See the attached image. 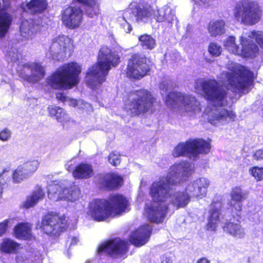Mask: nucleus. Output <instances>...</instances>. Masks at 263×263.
<instances>
[{"label": "nucleus", "instance_id": "obj_5", "mask_svg": "<svg viewBox=\"0 0 263 263\" xmlns=\"http://www.w3.org/2000/svg\"><path fill=\"white\" fill-rule=\"evenodd\" d=\"M120 58L106 46L102 47L98 54V62L88 69L86 76V83L92 89H97L105 81L111 66H116Z\"/></svg>", "mask_w": 263, "mask_h": 263}, {"label": "nucleus", "instance_id": "obj_18", "mask_svg": "<svg viewBox=\"0 0 263 263\" xmlns=\"http://www.w3.org/2000/svg\"><path fill=\"white\" fill-rule=\"evenodd\" d=\"M127 242L116 238L102 243L98 248L99 254L106 253L113 257H123L128 251Z\"/></svg>", "mask_w": 263, "mask_h": 263}, {"label": "nucleus", "instance_id": "obj_7", "mask_svg": "<svg viewBox=\"0 0 263 263\" xmlns=\"http://www.w3.org/2000/svg\"><path fill=\"white\" fill-rule=\"evenodd\" d=\"M81 71V66L76 62L65 64L48 77L46 82L54 89L71 88L78 83Z\"/></svg>", "mask_w": 263, "mask_h": 263}, {"label": "nucleus", "instance_id": "obj_54", "mask_svg": "<svg viewBox=\"0 0 263 263\" xmlns=\"http://www.w3.org/2000/svg\"><path fill=\"white\" fill-rule=\"evenodd\" d=\"M197 263H210V261L205 257L200 258Z\"/></svg>", "mask_w": 263, "mask_h": 263}, {"label": "nucleus", "instance_id": "obj_2", "mask_svg": "<svg viewBox=\"0 0 263 263\" xmlns=\"http://www.w3.org/2000/svg\"><path fill=\"white\" fill-rule=\"evenodd\" d=\"M195 88L197 91L200 88L209 101L204 114L209 123L215 126H220L235 120L236 117L235 112L226 107L228 103L226 90L216 80H197Z\"/></svg>", "mask_w": 263, "mask_h": 263}, {"label": "nucleus", "instance_id": "obj_12", "mask_svg": "<svg viewBox=\"0 0 263 263\" xmlns=\"http://www.w3.org/2000/svg\"><path fill=\"white\" fill-rule=\"evenodd\" d=\"M156 0H140L131 2L126 10L131 13V17L140 24L150 22L154 15V6Z\"/></svg>", "mask_w": 263, "mask_h": 263}, {"label": "nucleus", "instance_id": "obj_41", "mask_svg": "<svg viewBox=\"0 0 263 263\" xmlns=\"http://www.w3.org/2000/svg\"><path fill=\"white\" fill-rule=\"evenodd\" d=\"M248 37L251 43H253V40H255L261 48L263 49V32L253 31L248 33ZM254 44H255L254 43Z\"/></svg>", "mask_w": 263, "mask_h": 263}, {"label": "nucleus", "instance_id": "obj_49", "mask_svg": "<svg viewBox=\"0 0 263 263\" xmlns=\"http://www.w3.org/2000/svg\"><path fill=\"white\" fill-rule=\"evenodd\" d=\"M253 158L256 160H263V149L256 151L253 155Z\"/></svg>", "mask_w": 263, "mask_h": 263}, {"label": "nucleus", "instance_id": "obj_31", "mask_svg": "<svg viewBox=\"0 0 263 263\" xmlns=\"http://www.w3.org/2000/svg\"><path fill=\"white\" fill-rule=\"evenodd\" d=\"M20 247V244L14 240L5 238L0 243V251L5 254H14Z\"/></svg>", "mask_w": 263, "mask_h": 263}, {"label": "nucleus", "instance_id": "obj_24", "mask_svg": "<svg viewBox=\"0 0 263 263\" xmlns=\"http://www.w3.org/2000/svg\"><path fill=\"white\" fill-rule=\"evenodd\" d=\"M47 7V2L45 0H31L29 3H23L21 9L24 12L36 14L42 13Z\"/></svg>", "mask_w": 263, "mask_h": 263}, {"label": "nucleus", "instance_id": "obj_53", "mask_svg": "<svg viewBox=\"0 0 263 263\" xmlns=\"http://www.w3.org/2000/svg\"><path fill=\"white\" fill-rule=\"evenodd\" d=\"M65 166L67 170L69 172L72 171L74 168V165L72 164L71 162L66 164Z\"/></svg>", "mask_w": 263, "mask_h": 263}, {"label": "nucleus", "instance_id": "obj_20", "mask_svg": "<svg viewBox=\"0 0 263 263\" xmlns=\"http://www.w3.org/2000/svg\"><path fill=\"white\" fill-rule=\"evenodd\" d=\"M222 206L221 198L218 197L214 199L210 206L209 216L208 218L206 230L215 231L220 221V211Z\"/></svg>", "mask_w": 263, "mask_h": 263}, {"label": "nucleus", "instance_id": "obj_33", "mask_svg": "<svg viewBox=\"0 0 263 263\" xmlns=\"http://www.w3.org/2000/svg\"><path fill=\"white\" fill-rule=\"evenodd\" d=\"M15 236L18 239H27L31 236L30 226L28 223H20L14 229Z\"/></svg>", "mask_w": 263, "mask_h": 263}, {"label": "nucleus", "instance_id": "obj_19", "mask_svg": "<svg viewBox=\"0 0 263 263\" xmlns=\"http://www.w3.org/2000/svg\"><path fill=\"white\" fill-rule=\"evenodd\" d=\"M83 11L79 7H68L62 12V21L70 29L78 28L82 22Z\"/></svg>", "mask_w": 263, "mask_h": 263}, {"label": "nucleus", "instance_id": "obj_48", "mask_svg": "<svg viewBox=\"0 0 263 263\" xmlns=\"http://www.w3.org/2000/svg\"><path fill=\"white\" fill-rule=\"evenodd\" d=\"M10 221V219H6L0 223V236H2L6 233Z\"/></svg>", "mask_w": 263, "mask_h": 263}, {"label": "nucleus", "instance_id": "obj_42", "mask_svg": "<svg viewBox=\"0 0 263 263\" xmlns=\"http://www.w3.org/2000/svg\"><path fill=\"white\" fill-rule=\"evenodd\" d=\"M39 165V162L37 160H33L30 162H27L21 165L25 171L28 173L29 176L34 173L37 168Z\"/></svg>", "mask_w": 263, "mask_h": 263}, {"label": "nucleus", "instance_id": "obj_23", "mask_svg": "<svg viewBox=\"0 0 263 263\" xmlns=\"http://www.w3.org/2000/svg\"><path fill=\"white\" fill-rule=\"evenodd\" d=\"M39 29L32 19L24 20L20 26L21 36L24 40H32Z\"/></svg>", "mask_w": 263, "mask_h": 263}, {"label": "nucleus", "instance_id": "obj_47", "mask_svg": "<svg viewBox=\"0 0 263 263\" xmlns=\"http://www.w3.org/2000/svg\"><path fill=\"white\" fill-rule=\"evenodd\" d=\"M11 136V132L8 128H4L0 132V140L3 141H8Z\"/></svg>", "mask_w": 263, "mask_h": 263}, {"label": "nucleus", "instance_id": "obj_29", "mask_svg": "<svg viewBox=\"0 0 263 263\" xmlns=\"http://www.w3.org/2000/svg\"><path fill=\"white\" fill-rule=\"evenodd\" d=\"M45 196L43 190L40 186H36L32 194L29 196L23 203V206L28 209L36 205Z\"/></svg>", "mask_w": 263, "mask_h": 263}, {"label": "nucleus", "instance_id": "obj_8", "mask_svg": "<svg viewBox=\"0 0 263 263\" xmlns=\"http://www.w3.org/2000/svg\"><path fill=\"white\" fill-rule=\"evenodd\" d=\"M154 98L147 90L132 92L125 104V109L131 116H137L152 109Z\"/></svg>", "mask_w": 263, "mask_h": 263}, {"label": "nucleus", "instance_id": "obj_11", "mask_svg": "<svg viewBox=\"0 0 263 263\" xmlns=\"http://www.w3.org/2000/svg\"><path fill=\"white\" fill-rule=\"evenodd\" d=\"M47 51L46 56L50 59L60 60L69 56L73 50L72 42L70 38L66 35H59L54 36L47 45Z\"/></svg>", "mask_w": 263, "mask_h": 263}, {"label": "nucleus", "instance_id": "obj_15", "mask_svg": "<svg viewBox=\"0 0 263 263\" xmlns=\"http://www.w3.org/2000/svg\"><path fill=\"white\" fill-rule=\"evenodd\" d=\"M19 77L29 82H39L45 76L44 68L39 63H18L16 68Z\"/></svg>", "mask_w": 263, "mask_h": 263}, {"label": "nucleus", "instance_id": "obj_14", "mask_svg": "<svg viewBox=\"0 0 263 263\" xmlns=\"http://www.w3.org/2000/svg\"><path fill=\"white\" fill-rule=\"evenodd\" d=\"M80 194V191L77 186H71L70 189L63 188L56 181L48 187V198L53 201L64 200L74 201L78 199Z\"/></svg>", "mask_w": 263, "mask_h": 263}, {"label": "nucleus", "instance_id": "obj_43", "mask_svg": "<svg viewBox=\"0 0 263 263\" xmlns=\"http://www.w3.org/2000/svg\"><path fill=\"white\" fill-rule=\"evenodd\" d=\"M249 172L257 181L263 179V167H251L249 168Z\"/></svg>", "mask_w": 263, "mask_h": 263}, {"label": "nucleus", "instance_id": "obj_27", "mask_svg": "<svg viewBox=\"0 0 263 263\" xmlns=\"http://www.w3.org/2000/svg\"><path fill=\"white\" fill-rule=\"evenodd\" d=\"M100 182L103 187L110 190L121 186L123 179L118 174H107L102 177Z\"/></svg>", "mask_w": 263, "mask_h": 263}, {"label": "nucleus", "instance_id": "obj_25", "mask_svg": "<svg viewBox=\"0 0 263 263\" xmlns=\"http://www.w3.org/2000/svg\"><path fill=\"white\" fill-rule=\"evenodd\" d=\"M9 171L11 175L9 180L5 181L4 190L7 189L12 183H20L30 177L28 173L25 171L21 165L17 166L14 171H11V166L9 165Z\"/></svg>", "mask_w": 263, "mask_h": 263}, {"label": "nucleus", "instance_id": "obj_6", "mask_svg": "<svg viewBox=\"0 0 263 263\" xmlns=\"http://www.w3.org/2000/svg\"><path fill=\"white\" fill-rule=\"evenodd\" d=\"M254 74L245 67L235 63L228 66V71H223L219 81L233 92L246 93L253 85Z\"/></svg>", "mask_w": 263, "mask_h": 263}, {"label": "nucleus", "instance_id": "obj_17", "mask_svg": "<svg viewBox=\"0 0 263 263\" xmlns=\"http://www.w3.org/2000/svg\"><path fill=\"white\" fill-rule=\"evenodd\" d=\"M41 227L47 234L59 235L67 228L66 217L48 214L43 218Z\"/></svg>", "mask_w": 263, "mask_h": 263}, {"label": "nucleus", "instance_id": "obj_38", "mask_svg": "<svg viewBox=\"0 0 263 263\" xmlns=\"http://www.w3.org/2000/svg\"><path fill=\"white\" fill-rule=\"evenodd\" d=\"M139 42L143 49L152 50L156 46L155 40L150 35L143 34L139 37Z\"/></svg>", "mask_w": 263, "mask_h": 263}, {"label": "nucleus", "instance_id": "obj_35", "mask_svg": "<svg viewBox=\"0 0 263 263\" xmlns=\"http://www.w3.org/2000/svg\"><path fill=\"white\" fill-rule=\"evenodd\" d=\"M86 7V12L90 17L97 15L99 13L98 0H78Z\"/></svg>", "mask_w": 263, "mask_h": 263}, {"label": "nucleus", "instance_id": "obj_51", "mask_svg": "<svg viewBox=\"0 0 263 263\" xmlns=\"http://www.w3.org/2000/svg\"><path fill=\"white\" fill-rule=\"evenodd\" d=\"M161 263H172V260L170 255H163L161 257Z\"/></svg>", "mask_w": 263, "mask_h": 263}, {"label": "nucleus", "instance_id": "obj_37", "mask_svg": "<svg viewBox=\"0 0 263 263\" xmlns=\"http://www.w3.org/2000/svg\"><path fill=\"white\" fill-rule=\"evenodd\" d=\"M48 110L50 115L51 117H54L59 122H65L68 119L67 114L61 107L51 105L48 107Z\"/></svg>", "mask_w": 263, "mask_h": 263}, {"label": "nucleus", "instance_id": "obj_28", "mask_svg": "<svg viewBox=\"0 0 263 263\" xmlns=\"http://www.w3.org/2000/svg\"><path fill=\"white\" fill-rule=\"evenodd\" d=\"M224 232L236 238H242L245 235L244 229L239 223L226 222L223 226Z\"/></svg>", "mask_w": 263, "mask_h": 263}, {"label": "nucleus", "instance_id": "obj_16", "mask_svg": "<svg viewBox=\"0 0 263 263\" xmlns=\"http://www.w3.org/2000/svg\"><path fill=\"white\" fill-rule=\"evenodd\" d=\"M148 70L149 67L144 55L137 53L131 56L127 68L126 74L128 77L140 79L144 77Z\"/></svg>", "mask_w": 263, "mask_h": 263}, {"label": "nucleus", "instance_id": "obj_44", "mask_svg": "<svg viewBox=\"0 0 263 263\" xmlns=\"http://www.w3.org/2000/svg\"><path fill=\"white\" fill-rule=\"evenodd\" d=\"M66 103L69 106H71L73 107L78 106L79 108L84 109L86 107H87L88 106H90V104L85 102L84 103L83 100H77L76 99L68 98Z\"/></svg>", "mask_w": 263, "mask_h": 263}, {"label": "nucleus", "instance_id": "obj_50", "mask_svg": "<svg viewBox=\"0 0 263 263\" xmlns=\"http://www.w3.org/2000/svg\"><path fill=\"white\" fill-rule=\"evenodd\" d=\"M56 98L58 100L61 101L63 103H66L68 97H66L63 93L57 92L56 93Z\"/></svg>", "mask_w": 263, "mask_h": 263}, {"label": "nucleus", "instance_id": "obj_39", "mask_svg": "<svg viewBox=\"0 0 263 263\" xmlns=\"http://www.w3.org/2000/svg\"><path fill=\"white\" fill-rule=\"evenodd\" d=\"M32 257H33V260L31 259V262L30 260L25 258L23 256H18L16 257L17 263H41L43 260V255L40 251H36L32 255Z\"/></svg>", "mask_w": 263, "mask_h": 263}, {"label": "nucleus", "instance_id": "obj_10", "mask_svg": "<svg viewBox=\"0 0 263 263\" xmlns=\"http://www.w3.org/2000/svg\"><path fill=\"white\" fill-rule=\"evenodd\" d=\"M211 149L209 142L202 139L191 140L185 143H180L174 148L173 155L175 157L186 156L195 159L199 154H207Z\"/></svg>", "mask_w": 263, "mask_h": 263}, {"label": "nucleus", "instance_id": "obj_13", "mask_svg": "<svg viewBox=\"0 0 263 263\" xmlns=\"http://www.w3.org/2000/svg\"><path fill=\"white\" fill-rule=\"evenodd\" d=\"M241 46L237 45L235 43V38L230 36L224 42L226 49L231 53L243 57L253 58L255 57L258 51V48L256 44L249 41L248 34H243L240 38Z\"/></svg>", "mask_w": 263, "mask_h": 263}, {"label": "nucleus", "instance_id": "obj_9", "mask_svg": "<svg viewBox=\"0 0 263 263\" xmlns=\"http://www.w3.org/2000/svg\"><path fill=\"white\" fill-rule=\"evenodd\" d=\"M236 21L247 25H253L260 19L261 12L258 4L251 0L238 2L234 9Z\"/></svg>", "mask_w": 263, "mask_h": 263}, {"label": "nucleus", "instance_id": "obj_46", "mask_svg": "<svg viewBox=\"0 0 263 263\" xmlns=\"http://www.w3.org/2000/svg\"><path fill=\"white\" fill-rule=\"evenodd\" d=\"M108 160L114 166L118 165L120 163V155L118 152H112L108 156Z\"/></svg>", "mask_w": 263, "mask_h": 263}, {"label": "nucleus", "instance_id": "obj_22", "mask_svg": "<svg viewBox=\"0 0 263 263\" xmlns=\"http://www.w3.org/2000/svg\"><path fill=\"white\" fill-rule=\"evenodd\" d=\"M230 206L237 212L241 211L243 201L246 199L247 193L242 191L241 187L236 186L232 189L231 193Z\"/></svg>", "mask_w": 263, "mask_h": 263}, {"label": "nucleus", "instance_id": "obj_21", "mask_svg": "<svg viewBox=\"0 0 263 263\" xmlns=\"http://www.w3.org/2000/svg\"><path fill=\"white\" fill-rule=\"evenodd\" d=\"M152 230V227L148 224L142 226L130 236V243L137 247L144 245L147 242L151 234Z\"/></svg>", "mask_w": 263, "mask_h": 263}, {"label": "nucleus", "instance_id": "obj_1", "mask_svg": "<svg viewBox=\"0 0 263 263\" xmlns=\"http://www.w3.org/2000/svg\"><path fill=\"white\" fill-rule=\"evenodd\" d=\"M194 166L187 161L175 163L168 170L166 177L155 181L150 188L152 201L145 204V214L153 222L163 221L168 205L178 209L185 207L192 197L202 198L207 193L210 181L200 177L190 182L184 189L180 183L194 172Z\"/></svg>", "mask_w": 263, "mask_h": 263}, {"label": "nucleus", "instance_id": "obj_3", "mask_svg": "<svg viewBox=\"0 0 263 263\" xmlns=\"http://www.w3.org/2000/svg\"><path fill=\"white\" fill-rule=\"evenodd\" d=\"M128 206V201L123 195L113 194L108 200H92L89 204V213L95 220L102 221L120 216Z\"/></svg>", "mask_w": 263, "mask_h": 263}, {"label": "nucleus", "instance_id": "obj_4", "mask_svg": "<svg viewBox=\"0 0 263 263\" xmlns=\"http://www.w3.org/2000/svg\"><path fill=\"white\" fill-rule=\"evenodd\" d=\"M173 87V83L170 80H165L160 83V93L163 97L166 104L170 107H178L180 110L187 116L196 117L201 111V105L194 96L180 92L170 91Z\"/></svg>", "mask_w": 263, "mask_h": 263}, {"label": "nucleus", "instance_id": "obj_36", "mask_svg": "<svg viewBox=\"0 0 263 263\" xmlns=\"http://www.w3.org/2000/svg\"><path fill=\"white\" fill-rule=\"evenodd\" d=\"M133 20L131 17V13L125 9L121 13V16H119L118 22L120 27L124 30L126 33H130L132 30V27L129 22V20Z\"/></svg>", "mask_w": 263, "mask_h": 263}, {"label": "nucleus", "instance_id": "obj_52", "mask_svg": "<svg viewBox=\"0 0 263 263\" xmlns=\"http://www.w3.org/2000/svg\"><path fill=\"white\" fill-rule=\"evenodd\" d=\"M79 241V238L77 237H73L71 238L70 246L76 245Z\"/></svg>", "mask_w": 263, "mask_h": 263}, {"label": "nucleus", "instance_id": "obj_45", "mask_svg": "<svg viewBox=\"0 0 263 263\" xmlns=\"http://www.w3.org/2000/svg\"><path fill=\"white\" fill-rule=\"evenodd\" d=\"M208 51L211 55L214 57L219 56L222 51L220 46L216 43H211L208 47Z\"/></svg>", "mask_w": 263, "mask_h": 263}, {"label": "nucleus", "instance_id": "obj_26", "mask_svg": "<svg viewBox=\"0 0 263 263\" xmlns=\"http://www.w3.org/2000/svg\"><path fill=\"white\" fill-rule=\"evenodd\" d=\"M175 17V12L168 6L165 5L160 9L155 10L154 6V15L155 18L158 22H167L171 23Z\"/></svg>", "mask_w": 263, "mask_h": 263}, {"label": "nucleus", "instance_id": "obj_40", "mask_svg": "<svg viewBox=\"0 0 263 263\" xmlns=\"http://www.w3.org/2000/svg\"><path fill=\"white\" fill-rule=\"evenodd\" d=\"M21 57V54L16 47L11 46L6 51V58L9 63L17 62Z\"/></svg>", "mask_w": 263, "mask_h": 263}, {"label": "nucleus", "instance_id": "obj_55", "mask_svg": "<svg viewBox=\"0 0 263 263\" xmlns=\"http://www.w3.org/2000/svg\"><path fill=\"white\" fill-rule=\"evenodd\" d=\"M85 263H99L97 259H93L92 260H87Z\"/></svg>", "mask_w": 263, "mask_h": 263}, {"label": "nucleus", "instance_id": "obj_32", "mask_svg": "<svg viewBox=\"0 0 263 263\" xmlns=\"http://www.w3.org/2000/svg\"><path fill=\"white\" fill-rule=\"evenodd\" d=\"M208 32L211 36L220 35L225 32V22L222 20L213 21L210 22Z\"/></svg>", "mask_w": 263, "mask_h": 263}, {"label": "nucleus", "instance_id": "obj_30", "mask_svg": "<svg viewBox=\"0 0 263 263\" xmlns=\"http://www.w3.org/2000/svg\"><path fill=\"white\" fill-rule=\"evenodd\" d=\"M93 170L91 165L81 163L73 171L72 175L77 179L88 178L92 176Z\"/></svg>", "mask_w": 263, "mask_h": 263}, {"label": "nucleus", "instance_id": "obj_34", "mask_svg": "<svg viewBox=\"0 0 263 263\" xmlns=\"http://www.w3.org/2000/svg\"><path fill=\"white\" fill-rule=\"evenodd\" d=\"M11 175L9 171V165L5 162L0 161V198L2 196L4 190V186Z\"/></svg>", "mask_w": 263, "mask_h": 263}]
</instances>
